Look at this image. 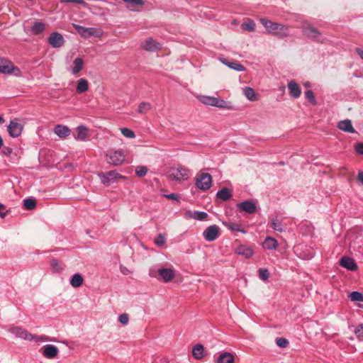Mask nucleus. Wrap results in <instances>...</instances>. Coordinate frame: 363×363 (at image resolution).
<instances>
[{
	"label": "nucleus",
	"instance_id": "45",
	"mask_svg": "<svg viewBox=\"0 0 363 363\" xmlns=\"http://www.w3.org/2000/svg\"><path fill=\"white\" fill-rule=\"evenodd\" d=\"M305 96L312 104L315 105L316 104L315 98L311 90H307L305 92Z\"/></svg>",
	"mask_w": 363,
	"mask_h": 363
},
{
	"label": "nucleus",
	"instance_id": "38",
	"mask_svg": "<svg viewBox=\"0 0 363 363\" xmlns=\"http://www.w3.org/2000/svg\"><path fill=\"white\" fill-rule=\"evenodd\" d=\"M271 225L274 230L279 232L284 231V227L283 226L281 222L277 218L272 220Z\"/></svg>",
	"mask_w": 363,
	"mask_h": 363
},
{
	"label": "nucleus",
	"instance_id": "2",
	"mask_svg": "<svg viewBox=\"0 0 363 363\" xmlns=\"http://www.w3.org/2000/svg\"><path fill=\"white\" fill-rule=\"evenodd\" d=\"M9 331L16 337L28 342L35 341L36 342H39L54 341V340L50 338L47 335H38L32 334L21 326L11 325L9 328Z\"/></svg>",
	"mask_w": 363,
	"mask_h": 363
},
{
	"label": "nucleus",
	"instance_id": "28",
	"mask_svg": "<svg viewBox=\"0 0 363 363\" xmlns=\"http://www.w3.org/2000/svg\"><path fill=\"white\" fill-rule=\"evenodd\" d=\"M216 196L223 201H228L231 198L232 192L228 188L223 187L217 192Z\"/></svg>",
	"mask_w": 363,
	"mask_h": 363
},
{
	"label": "nucleus",
	"instance_id": "51",
	"mask_svg": "<svg viewBox=\"0 0 363 363\" xmlns=\"http://www.w3.org/2000/svg\"><path fill=\"white\" fill-rule=\"evenodd\" d=\"M355 151L361 155H363V143H359L355 145Z\"/></svg>",
	"mask_w": 363,
	"mask_h": 363
},
{
	"label": "nucleus",
	"instance_id": "47",
	"mask_svg": "<svg viewBox=\"0 0 363 363\" xmlns=\"http://www.w3.org/2000/svg\"><path fill=\"white\" fill-rule=\"evenodd\" d=\"M277 345L281 348H285L289 345V341L284 337H279L276 340Z\"/></svg>",
	"mask_w": 363,
	"mask_h": 363
},
{
	"label": "nucleus",
	"instance_id": "5",
	"mask_svg": "<svg viewBox=\"0 0 363 363\" xmlns=\"http://www.w3.org/2000/svg\"><path fill=\"white\" fill-rule=\"evenodd\" d=\"M106 160L108 164L118 166L125 160V155L122 150H110L106 154Z\"/></svg>",
	"mask_w": 363,
	"mask_h": 363
},
{
	"label": "nucleus",
	"instance_id": "57",
	"mask_svg": "<svg viewBox=\"0 0 363 363\" xmlns=\"http://www.w3.org/2000/svg\"><path fill=\"white\" fill-rule=\"evenodd\" d=\"M4 154L6 155H10L11 153V148H9V147H5L4 149Z\"/></svg>",
	"mask_w": 363,
	"mask_h": 363
},
{
	"label": "nucleus",
	"instance_id": "32",
	"mask_svg": "<svg viewBox=\"0 0 363 363\" xmlns=\"http://www.w3.org/2000/svg\"><path fill=\"white\" fill-rule=\"evenodd\" d=\"M221 62L227 65L228 67L235 69L236 71H245V67L239 62H228L226 60H222Z\"/></svg>",
	"mask_w": 363,
	"mask_h": 363
},
{
	"label": "nucleus",
	"instance_id": "9",
	"mask_svg": "<svg viewBox=\"0 0 363 363\" xmlns=\"http://www.w3.org/2000/svg\"><path fill=\"white\" fill-rule=\"evenodd\" d=\"M220 228L216 225L208 226L203 233V238L206 241L212 242L216 240L220 235Z\"/></svg>",
	"mask_w": 363,
	"mask_h": 363
},
{
	"label": "nucleus",
	"instance_id": "25",
	"mask_svg": "<svg viewBox=\"0 0 363 363\" xmlns=\"http://www.w3.org/2000/svg\"><path fill=\"white\" fill-rule=\"evenodd\" d=\"M277 246V240L272 237H267L263 242V247L267 250H276Z\"/></svg>",
	"mask_w": 363,
	"mask_h": 363
},
{
	"label": "nucleus",
	"instance_id": "19",
	"mask_svg": "<svg viewBox=\"0 0 363 363\" xmlns=\"http://www.w3.org/2000/svg\"><path fill=\"white\" fill-rule=\"evenodd\" d=\"M337 128L346 133H354L356 132L350 119L340 121L337 123Z\"/></svg>",
	"mask_w": 363,
	"mask_h": 363
},
{
	"label": "nucleus",
	"instance_id": "55",
	"mask_svg": "<svg viewBox=\"0 0 363 363\" xmlns=\"http://www.w3.org/2000/svg\"><path fill=\"white\" fill-rule=\"evenodd\" d=\"M357 179L363 184V172H359L358 173Z\"/></svg>",
	"mask_w": 363,
	"mask_h": 363
},
{
	"label": "nucleus",
	"instance_id": "40",
	"mask_svg": "<svg viewBox=\"0 0 363 363\" xmlns=\"http://www.w3.org/2000/svg\"><path fill=\"white\" fill-rule=\"evenodd\" d=\"M23 206L27 210H33L36 206V201L33 199L28 198L23 201Z\"/></svg>",
	"mask_w": 363,
	"mask_h": 363
},
{
	"label": "nucleus",
	"instance_id": "58",
	"mask_svg": "<svg viewBox=\"0 0 363 363\" xmlns=\"http://www.w3.org/2000/svg\"><path fill=\"white\" fill-rule=\"evenodd\" d=\"M150 275L153 277H157V276L155 274V272L153 270H151L150 272Z\"/></svg>",
	"mask_w": 363,
	"mask_h": 363
},
{
	"label": "nucleus",
	"instance_id": "18",
	"mask_svg": "<svg viewBox=\"0 0 363 363\" xmlns=\"http://www.w3.org/2000/svg\"><path fill=\"white\" fill-rule=\"evenodd\" d=\"M288 89L289 90V94L294 98H298L301 94V89L300 86L294 80L289 82Z\"/></svg>",
	"mask_w": 363,
	"mask_h": 363
},
{
	"label": "nucleus",
	"instance_id": "46",
	"mask_svg": "<svg viewBox=\"0 0 363 363\" xmlns=\"http://www.w3.org/2000/svg\"><path fill=\"white\" fill-rule=\"evenodd\" d=\"M226 226L231 230L245 233V230L241 228V226L239 224L228 223V225H226Z\"/></svg>",
	"mask_w": 363,
	"mask_h": 363
},
{
	"label": "nucleus",
	"instance_id": "15",
	"mask_svg": "<svg viewBox=\"0 0 363 363\" xmlns=\"http://www.w3.org/2000/svg\"><path fill=\"white\" fill-rule=\"evenodd\" d=\"M58 348L53 345H46L43 347V354L48 359H52L58 354Z\"/></svg>",
	"mask_w": 363,
	"mask_h": 363
},
{
	"label": "nucleus",
	"instance_id": "17",
	"mask_svg": "<svg viewBox=\"0 0 363 363\" xmlns=\"http://www.w3.org/2000/svg\"><path fill=\"white\" fill-rule=\"evenodd\" d=\"M186 218H193L198 220H205L208 217V214L203 211H186L184 213Z\"/></svg>",
	"mask_w": 363,
	"mask_h": 363
},
{
	"label": "nucleus",
	"instance_id": "22",
	"mask_svg": "<svg viewBox=\"0 0 363 363\" xmlns=\"http://www.w3.org/2000/svg\"><path fill=\"white\" fill-rule=\"evenodd\" d=\"M235 253L242 255L245 258H250L253 255L254 252L252 248L240 245L235 249Z\"/></svg>",
	"mask_w": 363,
	"mask_h": 363
},
{
	"label": "nucleus",
	"instance_id": "4",
	"mask_svg": "<svg viewBox=\"0 0 363 363\" xmlns=\"http://www.w3.org/2000/svg\"><path fill=\"white\" fill-rule=\"evenodd\" d=\"M0 73L5 74H13L20 77L22 74L20 69L6 58L0 57Z\"/></svg>",
	"mask_w": 363,
	"mask_h": 363
},
{
	"label": "nucleus",
	"instance_id": "59",
	"mask_svg": "<svg viewBox=\"0 0 363 363\" xmlns=\"http://www.w3.org/2000/svg\"><path fill=\"white\" fill-rule=\"evenodd\" d=\"M4 122V119L2 116H0V124Z\"/></svg>",
	"mask_w": 363,
	"mask_h": 363
},
{
	"label": "nucleus",
	"instance_id": "24",
	"mask_svg": "<svg viewBox=\"0 0 363 363\" xmlns=\"http://www.w3.org/2000/svg\"><path fill=\"white\" fill-rule=\"evenodd\" d=\"M77 133L75 139L84 141L89 137V129L84 125H79L77 128Z\"/></svg>",
	"mask_w": 363,
	"mask_h": 363
},
{
	"label": "nucleus",
	"instance_id": "34",
	"mask_svg": "<svg viewBox=\"0 0 363 363\" xmlns=\"http://www.w3.org/2000/svg\"><path fill=\"white\" fill-rule=\"evenodd\" d=\"M204 347L202 345H196L192 351L193 356L196 359H201L203 357Z\"/></svg>",
	"mask_w": 363,
	"mask_h": 363
},
{
	"label": "nucleus",
	"instance_id": "13",
	"mask_svg": "<svg viewBox=\"0 0 363 363\" xmlns=\"http://www.w3.org/2000/svg\"><path fill=\"white\" fill-rule=\"evenodd\" d=\"M157 273L165 283L171 281L175 277V272L171 268H161L157 270Z\"/></svg>",
	"mask_w": 363,
	"mask_h": 363
},
{
	"label": "nucleus",
	"instance_id": "53",
	"mask_svg": "<svg viewBox=\"0 0 363 363\" xmlns=\"http://www.w3.org/2000/svg\"><path fill=\"white\" fill-rule=\"evenodd\" d=\"M164 196L169 199L179 201V196L177 194L172 193L170 194H165Z\"/></svg>",
	"mask_w": 363,
	"mask_h": 363
},
{
	"label": "nucleus",
	"instance_id": "39",
	"mask_svg": "<svg viewBox=\"0 0 363 363\" xmlns=\"http://www.w3.org/2000/svg\"><path fill=\"white\" fill-rule=\"evenodd\" d=\"M50 266L54 272H60L63 269V267L62 263H60L58 260L53 259L50 261Z\"/></svg>",
	"mask_w": 363,
	"mask_h": 363
},
{
	"label": "nucleus",
	"instance_id": "36",
	"mask_svg": "<svg viewBox=\"0 0 363 363\" xmlns=\"http://www.w3.org/2000/svg\"><path fill=\"white\" fill-rule=\"evenodd\" d=\"M152 108V105L148 102H142L139 104L138 112L140 114H145Z\"/></svg>",
	"mask_w": 363,
	"mask_h": 363
},
{
	"label": "nucleus",
	"instance_id": "23",
	"mask_svg": "<svg viewBox=\"0 0 363 363\" xmlns=\"http://www.w3.org/2000/svg\"><path fill=\"white\" fill-rule=\"evenodd\" d=\"M54 131L57 135L62 138L69 136L71 133L70 129L67 126L62 125H56Z\"/></svg>",
	"mask_w": 363,
	"mask_h": 363
},
{
	"label": "nucleus",
	"instance_id": "1",
	"mask_svg": "<svg viewBox=\"0 0 363 363\" xmlns=\"http://www.w3.org/2000/svg\"><path fill=\"white\" fill-rule=\"evenodd\" d=\"M259 21L265 28L268 34L277 38L283 39L290 35L289 26L287 25L274 22L264 18H259Z\"/></svg>",
	"mask_w": 363,
	"mask_h": 363
},
{
	"label": "nucleus",
	"instance_id": "21",
	"mask_svg": "<svg viewBox=\"0 0 363 363\" xmlns=\"http://www.w3.org/2000/svg\"><path fill=\"white\" fill-rule=\"evenodd\" d=\"M238 207L243 211L248 213H253L256 211V205L250 201H245L238 204Z\"/></svg>",
	"mask_w": 363,
	"mask_h": 363
},
{
	"label": "nucleus",
	"instance_id": "49",
	"mask_svg": "<svg viewBox=\"0 0 363 363\" xmlns=\"http://www.w3.org/2000/svg\"><path fill=\"white\" fill-rule=\"evenodd\" d=\"M119 322L123 325H127L129 321V316L127 313H122L118 317Z\"/></svg>",
	"mask_w": 363,
	"mask_h": 363
},
{
	"label": "nucleus",
	"instance_id": "12",
	"mask_svg": "<svg viewBox=\"0 0 363 363\" xmlns=\"http://www.w3.org/2000/svg\"><path fill=\"white\" fill-rule=\"evenodd\" d=\"M23 130V125L18 122L17 120L11 121L8 125V132L13 138L18 137Z\"/></svg>",
	"mask_w": 363,
	"mask_h": 363
},
{
	"label": "nucleus",
	"instance_id": "8",
	"mask_svg": "<svg viewBox=\"0 0 363 363\" xmlns=\"http://www.w3.org/2000/svg\"><path fill=\"white\" fill-rule=\"evenodd\" d=\"M212 183V177L208 173H201L196 178V184L201 190L210 189Z\"/></svg>",
	"mask_w": 363,
	"mask_h": 363
},
{
	"label": "nucleus",
	"instance_id": "33",
	"mask_svg": "<svg viewBox=\"0 0 363 363\" xmlns=\"http://www.w3.org/2000/svg\"><path fill=\"white\" fill-rule=\"evenodd\" d=\"M243 94L250 101H255L257 100L256 92L250 87L244 88Z\"/></svg>",
	"mask_w": 363,
	"mask_h": 363
},
{
	"label": "nucleus",
	"instance_id": "26",
	"mask_svg": "<svg viewBox=\"0 0 363 363\" xmlns=\"http://www.w3.org/2000/svg\"><path fill=\"white\" fill-rule=\"evenodd\" d=\"M89 89V82L85 79H79L77 81V85L76 88V91L78 94H82L88 91Z\"/></svg>",
	"mask_w": 363,
	"mask_h": 363
},
{
	"label": "nucleus",
	"instance_id": "56",
	"mask_svg": "<svg viewBox=\"0 0 363 363\" xmlns=\"http://www.w3.org/2000/svg\"><path fill=\"white\" fill-rule=\"evenodd\" d=\"M356 52L359 55V57L363 60V49L362 48H357Z\"/></svg>",
	"mask_w": 363,
	"mask_h": 363
},
{
	"label": "nucleus",
	"instance_id": "37",
	"mask_svg": "<svg viewBox=\"0 0 363 363\" xmlns=\"http://www.w3.org/2000/svg\"><path fill=\"white\" fill-rule=\"evenodd\" d=\"M124 2L128 4V8L130 10H135L138 6H143L144 2L143 0H123Z\"/></svg>",
	"mask_w": 363,
	"mask_h": 363
},
{
	"label": "nucleus",
	"instance_id": "3",
	"mask_svg": "<svg viewBox=\"0 0 363 363\" xmlns=\"http://www.w3.org/2000/svg\"><path fill=\"white\" fill-rule=\"evenodd\" d=\"M198 99L199 101H201L202 104L215 106L218 108H222L225 109H230L231 106L229 102H227L223 99L213 97V96H199Z\"/></svg>",
	"mask_w": 363,
	"mask_h": 363
},
{
	"label": "nucleus",
	"instance_id": "29",
	"mask_svg": "<svg viewBox=\"0 0 363 363\" xmlns=\"http://www.w3.org/2000/svg\"><path fill=\"white\" fill-rule=\"evenodd\" d=\"M45 29V23L42 22H35L30 28V31L33 35H39Z\"/></svg>",
	"mask_w": 363,
	"mask_h": 363
},
{
	"label": "nucleus",
	"instance_id": "54",
	"mask_svg": "<svg viewBox=\"0 0 363 363\" xmlns=\"http://www.w3.org/2000/svg\"><path fill=\"white\" fill-rule=\"evenodd\" d=\"M5 210H6L5 206L0 203V217L2 218L6 216V213Z\"/></svg>",
	"mask_w": 363,
	"mask_h": 363
},
{
	"label": "nucleus",
	"instance_id": "52",
	"mask_svg": "<svg viewBox=\"0 0 363 363\" xmlns=\"http://www.w3.org/2000/svg\"><path fill=\"white\" fill-rule=\"evenodd\" d=\"M62 3H74L78 4H86L84 0H60Z\"/></svg>",
	"mask_w": 363,
	"mask_h": 363
},
{
	"label": "nucleus",
	"instance_id": "44",
	"mask_svg": "<svg viewBox=\"0 0 363 363\" xmlns=\"http://www.w3.org/2000/svg\"><path fill=\"white\" fill-rule=\"evenodd\" d=\"M147 168L145 166H138L136 167L135 174L138 177H142L146 175Z\"/></svg>",
	"mask_w": 363,
	"mask_h": 363
},
{
	"label": "nucleus",
	"instance_id": "43",
	"mask_svg": "<svg viewBox=\"0 0 363 363\" xmlns=\"http://www.w3.org/2000/svg\"><path fill=\"white\" fill-rule=\"evenodd\" d=\"M121 132L122 135L125 138H134L135 137V133L129 128H121Z\"/></svg>",
	"mask_w": 363,
	"mask_h": 363
},
{
	"label": "nucleus",
	"instance_id": "41",
	"mask_svg": "<svg viewBox=\"0 0 363 363\" xmlns=\"http://www.w3.org/2000/svg\"><path fill=\"white\" fill-rule=\"evenodd\" d=\"M242 28L248 31H254L255 30V23L252 20H247L241 26Z\"/></svg>",
	"mask_w": 363,
	"mask_h": 363
},
{
	"label": "nucleus",
	"instance_id": "42",
	"mask_svg": "<svg viewBox=\"0 0 363 363\" xmlns=\"http://www.w3.org/2000/svg\"><path fill=\"white\" fill-rule=\"evenodd\" d=\"M259 277L263 281H267L270 275V273L267 269L260 268L258 270Z\"/></svg>",
	"mask_w": 363,
	"mask_h": 363
},
{
	"label": "nucleus",
	"instance_id": "10",
	"mask_svg": "<svg viewBox=\"0 0 363 363\" xmlns=\"http://www.w3.org/2000/svg\"><path fill=\"white\" fill-rule=\"evenodd\" d=\"M73 27L82 38H87L91 36L99 35L96 29L94 28H85L77 24H73Z\"/></svg>",
	"mask_w": 363,
	"mask_h": 363
},
{
	"label": "nucleus",
	"instance_id": "6",
	"mask_svg": "<svg viewBox=\"0 0 363 363\" xmlns=\"http://www.w3.org/2000/svg\"><path fill=\"white\" fill-rule=\"evenodd\" d=\"M168 175L172 180L182 182L188 179L189 177V171L188 169L180 166L170 169L168 172Z\"/></svg>",
	"mask_w": 363,
	"mask_h": 363
},
{
	"label": "nucleus",
	"instance_id": "14",
	"mask_svg": "<svg viewBox=\"0 0 363 363\" xmlns=\"http://www.w3.org/2000/svg\"><path fill=\"white\" fill-rule=\"evenodd\" d=\"M141 46L144 50L149 52H153L161 48L160 44L152 38L145 40Z\"/></svg>",
	"mask_w": 363,
	"mask_h": 363
},
{
	"label": "nucleus",
	"instance_id": "48",
	"mask_svg": "<svg viewBox=\"0 0 363 363\" xmlns=\"http://www.w3.org/2000/svg\"><path fill=\"white\" fill-rule=\"evenodd\" d=\"M155 243L157 246H162L165 243V237L162 234L158 235L155 240Z\"/></svg>",
	"mask_w": 363,
	"mask_h": 363
},
{
	"label": "nucleus",
	"instance_id": "27",
	"mask_svg": "<svg viewBox=\"0 0 363 363\" xmlns=\"http://www.w3.org/2000/svg\"><path fill=\"white\" fill-rule=\"evenodd\" d=\"M216 363H234V357L230 352H223L218 357Z\"/></svg>",
	"mask_w": 363,
	"mask_h": 363
},
{
	"label": "nucleus",
	"instance_id": "31",
	"mask_svg": "<svg viewBox=\"0 0 363 363\" xmlns=\"http://www.w3.org/2000/svg\"><path fill=\"white\" fill-rule=\"evenodd\" d=\"M83 281V277L80 274H75L71 278L70 284L74 288H78L82 285Z\"/></svg>",
	"mask_w": 363,
	"mask_h": 363
},
{
	"label": "nucleus",
	"instance_id": "16",
	"mask_svg": "<svg viewBox=\"0 0 363 363\" xmlns=\"http://www.w3.org/2000/svg\"><path fill=\"white\" fill-rule=\"evenodd\" d=\"M340 264L350 271H354L357 269V266L352 258L349 257H343L340 260Z\"/></svg>",
	"mask_w": 363,
	"mask_h": 363
},
{
	"label": "nucleus",
	"instance_id": "20",
	"mask_svg": "<svg viewBox=\"0 0 363 363\" xmlns=\"http://www.w3.org/2000/svg\"><path fill=\"white\" fill-rule=\"evenodd\" d=\"M303 31L308 38L313 39H317L320 35L318 29L310 24L304 26Z\"/></svg>",
	"mask_w": 363,
	"mask_h": 363
},
{
	"label": "nucleus",
	"instance_id": "11",
	"mask_svg": "<svg viewBox=\"0 0 363 363\" xmlns=\"http://www.w3.org/2000/svg\"><path fill=\"white\" fill-rule=\"evenodd\" d=\"M48 43L52 48H60L63 46L65 40L62 34L53 32L48 38Z\"/></svg>",
	"mask_w": 363,
	"mask_h": 363
},
{
	"label": "nucleus",
	"instance_id": "30",
	"mask_svg": "<svg viewBox=\"0 0 363 363\" xmlns=\"http://www.w3.org/2000/svg\"><path fill=\"white\" fill-rule=\"evenodd\" d=\"M72 72L73 74H78L84 67V61L81 57H77L73 62Z\"/></svg>",
	"mask_w": 363,
	"mask_h": 363
},
{
	"label": "nucleus",
	"instance_id": "35",
	"mask_svg": "<svg viewBox=\"0 0 363 363\" xmlns=\"http://www.w3.org/2000/svg\"><path fill=\"white\" fill-rule=\"evenodd\" d=\"M348 298L351 301L363 302V294L359 291H352L348 295Z\"/></svg>",
	"mask_w": 363,
	"mask_h": 363
},
{
	"label": "nucleus",
	"instance_id": "7",
	"mask_svg": "<svg viewBox=\"0 0 363 363\" xmlns=\"http://www.w3.org/2000/svg\"><path fill=\"white\" fill-rule=\"evenodd\" d=\"M99 177L101 179V183L108 186L111 184L116 182L119 179H123L124 177L118 174L116 171L112 170L106 173H99Z\"/></svg>",
	"mask_w": 363,
	"mask_h": 363
},
{
	"label": "nucleus",
	"instance_id": "50",
	"mask_svg": "<svg viewBox=\"0 0 363 363\" xmlns=\"http://www.w3.org/2000/svg\"><path fill=\"white\" fill-rule=\"evenodd\" d=\"M355 335L359 340H363V324L360 325L355 329Z\"/></svg>",
	"mask_w": 363,
	"mask_h": 363
}]
</instances>
